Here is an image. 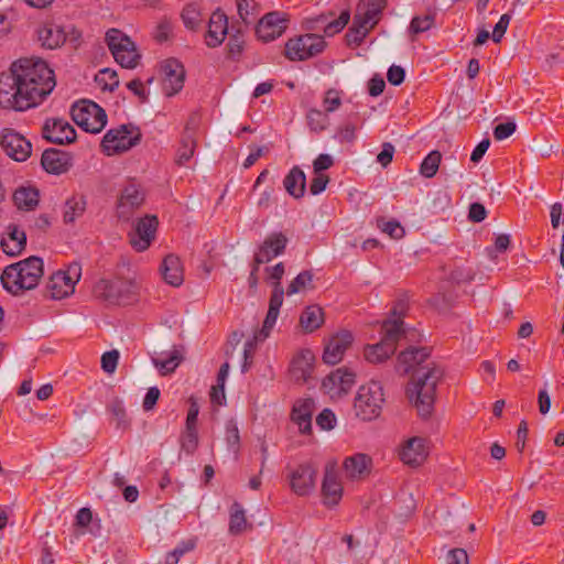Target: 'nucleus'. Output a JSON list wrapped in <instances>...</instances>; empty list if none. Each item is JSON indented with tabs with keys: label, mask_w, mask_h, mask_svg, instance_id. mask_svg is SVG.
Masks as SVG:
<instances>
[{
	"label": "nucleus",
	"mask_w": 564,
	"mask_h": 564,
	"mask_svg": "<svg viewBox=\"0 0 564 564\" xmlns=\"http://www.w3.org/2000/svg\"><path fill=\"white\" fill-rule=\"evenodd\" d=\"M0 147L9 158L17 162L26 161L32 153L31 142L12 128L2 129Z\"/></svg>",
	"instance_id": "f8f14e48"
},
{
	"label": "nucleus",
	"mask_w": 564,
	"mask_h": 564,
	"mask_svg": "<svg viewBox=\"0 0 564 564\" xmlns=\"http://www.w3.org/2000/svg\"><path fill=\"white\" fill-rule=\"evenodd\" d=\"M404 322L401 319L388 318L381 325V341L397 350V344L404 336Z\"/></svg>",
	"instance_id": "f704fd0d"
},
{
	"label": "nucleus",
	"mask_w": 564,
	"mask_h": 564,
	"mask_svg": "<svg viewBox=\"0 0 564 564\" xmlns=\"http://www.w3.org/2000/svg\"><path fill=\"white\" fill-rule=\"evenodd\" d=\"M119 360V351L113 349L102 354L101 369L107 373H113Z\"/></svg>",
	"instance_id": "4d7b16f0"
},
{
	"label": "nucleus",
	"mask_w": 564,
	"mask_h": 564,
	"mask_svg": "<svg viewBox=\"0 0 564 564\" xmlns=\"http://www.w3.org/2000/svg\"><path fill=\"white\" fill-rule=\"evenodd\" d=\"M183 356L181 351L174 348L166 358H153V364L160 370H164L165 373H170L176 369V367L181 364Z\"/></svg>",
	"instance_id": "09e8293b"
},
{
	"label": "nucleus",
	"mask_w": 564,
	"mask_h": 564,
	"mask_svg": "<svg viewBox=\"0 0 564 564\" xmlns=\"http://www.w3.org/2000/svg\"><path fill=\"white\" fill-rule=\"evenodd\" d=\"M283 186L293 198H302L306 191V176L303 170L297 165L293 166L285 175Z\"/></svg>",
	"instance_id": "c756f323"
},
{
	"label": "nucleus",
	"mask_w": 564,
	"mask_h": 564,
	"mask_svg": "<svg viewBox=\"0 0 564 564\" xmlns=\"http://www.w3.org/2000/svg\"><path fill=\"white\" fill-rule=\"evenodd\" d=\"M371 458L366 454H355L345 458L344 469L347 478L349 479H362L369 473L371 468Z\"/></svg>",
	"instance_id": "c85d7f7f"
},
{
	"label": "nucleus",
	"mask_w": 564,
	"mask_h": 564,
	"mask_svg": "<svg viewBox=\"0 0 564 564\" xmlns=\"http://www.w3.org/2000/svg\"><path fill=\"white\" fill-rule=\"evenodd\" d=\"M324 108L326 112H334L341 105L339 91L336 89H328L324 96Z\"/></svg>",
	"instance_id": "bf43d9fd"
},
{
	"label": "nucleus",
	"mask_w": 564,
	"mask_h": 564,
	"mask_svg": "<svg viewBox=\"0 0 564 564\" xmlns=\"http://www.w3.org/2000/svg\"><path fill=\"white\" fill-rule=\"evenodd\" d=\"M181 449L187 455H193L198 447V431L195 427H184L180 435Z\"/></svg>",
	"instance_id": "de8ad7c7"
},
{
	"label": "nucleus",
	"mask_w": 564,
	"mask_h": 564,
	"mask_svg": "<svg viewBox=\"0 0 564 564\" xmlns=\"http://www.w3.org/2000/svg\"><path fill=\"white\" fill-rule=\"evenodd\" d=\"M8 70H51L47 63L37 56L20 57L14 61Z\"/></svg>",
	"instance_id": "ea45409f"
},
{
	"label": "nucleus",
	"mask_w": 564,
	"mask_h": 564,
	"mask_svg": "<svg viewBox=\"0 0 564 564\" xmlns=\"http://www.w3.org/2000/svg\"><path fill=\"white\" fill-rule=\"evenodd\" d=\"M378 227L391 238H401L404 235V229L401 227L400 223L394 219L384 220L382 218L378 220Z\"/></svg>",
	"instance_id": "5fc2aeb1"
},
{
	"label": "nucleus",
	"mask_w": 564,
	"mask_h": 564,
	"mask_svg": "<svg viewBox=\"0 0 564 564\" xmlns=\"http://www.w3.org/2000/svg\"><path fill=\"white\" fill-rule=\"evenodd\" d=\"M314 274L311 270H304L300 272L288 285L286 294L293 295L305 289L313 290L315 285L313 284Z\"/></svg>",
	"instance_id": "37998d69"
},
{
	"label": "nucleus",
	"mask_w": 564,
	"mask_h": 564,
	"mask_svg": "<svg viewBox=\"0 0 564 564\" xmlns=\"http://www.w3.org/2000/svg\"><path fill=\"white\" fill-rule=\"evenodd\" d=\"M159 227V219L155 215H145L134 224L133 232L129 234V242L132 248L142 252L145 251L155 239Z\"/></svg>",
	"instance_id": "ddd939ff"
},
{
	"label": "nucleus",
	"mask_w": 564,
	"mask_h": 564,
	"mask_svg": "<svg viewBox=\"0 0 564 564\" xmlns=\"http://www.w3.org/2000/svg\"><path fill=\"white\" fill-rule=\"evenodd\" d=\"M323 502L327 507L339 503L343 497V485L334 465L327 464L322 482Z\"/></svg>",
	"instance_id": "aec40b11"
},
{
	"label": "nucleus",
	"mask_w": 564,
	"mask_h": 564,
	"mask_svg": "<svg viewBox=\"0 0 564 564\" xmlns=\"http://www.w3.org/2000/svg\"><path fill=\"white\" fill-rule=\"evenodd\" d=\"M41 165L47 173L59 175L72 167V156L68 152L50 148L42 153Z\"/></svg>",
	"instance_id": "4be33fe9"
},
{
	"label": "nucleus",
	"mask_w": 564,
	"mask_h": 564,
	"mask_svg": "<svg viewBox=\"0 0 564 564\" xmlns=\"http://www.w3.org/2000/svg\"><path fill=\"white\" fill-rule=\"evenodd\" d=\"M355 383L356 373L346 367H340L323 379L321 390L330 399H340L350 392Z\"/></svg>",
	"instance_id": "9b49d317"
},
{
	"label": "nucleus",
	"mask_w": 564,
	"mask_h": 564,
	"mask_svg": "<svg viewBox=\"0 0 564 564\" xmlns=\"http://www.w3.org/2000/svg\"><path fill=\"white\" fill-rule=\"evenodd\" d=\"M160 272L165 283L172 286H180L184 281V269L181 259L170 253L167 254L161 265Z\"/></svg>",
	"instance_id": "bb28decb"
},
{
	"label": "nucleus",
	"mask_w": 564,
	"mask_h": 564,
	"mask_svg": "<svg viewBox=\"0 0 564 564\" xmlns=\"http://www.w3.org/2000/svg\"><path fill=\"white\" fill-rule=\"evenodd\" d=\"M142 133L133 123L121 124L112 128L104 135L100 148L104 154L110 156L123 153L141 142Z\"/></svg>",
	"instance_id": "423d86ee"
},
{
	"label": "nucleus",
	"mask_w": 564,
	"mask_h": 564,
	"mask_svg": "<svg viewBox=\"0 0 564 564\" xmlns=\"http://www.w3.org/2000/svg\"><path fill=\"white\" fill-rule=\"evenodd\" d=\"M248 522L242 506L235 501L230 507L229 532L238 535L247 529Z\"/></svg>",
	"instance_id": "4c0bfd02"
},
{
	"label": "nucleus",
	"mask_w": 564,
	"mask_h": 564,
	"mask_svg": "<svg viewBox=\"0 0 564 564\" xmlns=\"http://www.w3.org/2000/svg\"><path fill=\"white\" fill-rule=\"evenodd\" d=\"M511 18H512L511 13H505L500 17L499 21L496 23L494 31H492V35H491L492 41L495 43L500 42V40L505 35V33L509 26V23L511 21Z\"/></svg>",
	"instance_id": "680f3d73"
},
{
	"label": "nucleus",
	"mask_w": 564,
	"mask_h": 564,
	"mask_svg": "<svg viewBox=\"0 0 564 564\" xmlns=\"http://www.w3.org/2000/svg\"><path fill=\"white\" fill-rule=\"evenodd\" d=\"M317 470L311 463L299 465L289 476L294 494L304 497L315 488Z\"/></svg>",
	"instance_id": "a211bd4d"
},
{
	"label": "nucleus",
	"mask_w": 564,
	"mask_h": 564,
	"mask_svg": "<svg viewBox=\"0 0 564 564\" xmlns=\"http://www.w3.org/2000/svg\"><path fill=\"white\" fill-rule=\"evenodd\" d=\"M278 316H279V312L268 310V313L263 321V325H262L261 329L256 332V334L253 336L254 341H263L269 337L272 328L274 327V325L276 323Z\"/></svg>",
	"instance_id": "3c124183"
},
{
	"label": "nucleus",
	"mask_w": 564,
	"mask_h": 564,
	"mask_svg": "<svg viewBox=\"0 0 564 564\" xmlns=\"http://www.w3.org/2000/svg\"><path fill=\"white\" fill-rule=\"evenodd\" d=\"M200 122H202L200 112L198 110L191 112L186 120L183 134L196 138V133L200 126Z\"/></svg>",
	"instance_id": "052dcab7"
},
{
	"label": "nucleus",
	"mask_w": 564,
	"mask_h": 564,
	"mask_svg": "<svg viewBox=\"0 0 564 564\" xmlns=\"http://www.w3.org/2000/svg\"><path fill=\"white\" fill-rule=\"evenodd\" d=\"M284 289L282 283H272V292L269 300V310L276 311L280 313V308L283 304Z\"/></svg>",
	"instance_id": "6e6d98bb"
},
{
	"label": "nucleus",
	"mask_w": 564,
	"mask_h": 564,
	"mask_svg": "<svg viewBox=\"0 0 564 564\" xmlns=\"http://www.w3.org/2000/svg\"><path fill=\"white\" fill-rule=\"evenodd\" d=\"M349 20L350 12L348 10H343L338 17L328 12L305 18L302 28L308 33L318 34V32H323L325 36H334L344 30Z\"/></svg>",
	"instance_id": "9d476101"
},
{
	"label": "nucleus",
	"mask_w": 564,
	"mask_h": 564,
	"mask_svg": "<svg viewBox=\"0 0 564 564\" xmlns=\"http://www.w3.org/2000/svg\"><path fill=\"white\" fill-rule=\"evenodd\" d=\"M329 177L323 173H317L310 183V192L312 195H318L326 189Z\"/></svg>",
	"instance_id": "69168bd1"
},
{
	"label": "nucleus",
	"mask_w": 564,
	"mask_h": 564,
	"mask_svg": "<svg viewBox=\"0 0 564 564\" xmlns=\"http://www.w3.org/2000/svg\"><path fill=\"white\" fill-rule=\"evenodd\" d=\"M93 294L109 305H131L139 299L137 283L121 278L98 280L93 288Z\"/></svg>",
	"instance_id": "20e7f679"
},
{
	"label": "nucleus",
	"mask_w": 564,
	"mask_h": 564,
	"mask_svg": "<svg viewBox=\"0 0 564 564\" xmlns=\"http://www.w3.org/2000/svg\"><path fill=\"white\" fill-rule=\"evenodd\" d=\"M427 455L425 440L419 436L408 440L399 453L400 459L412 467L422 465Z\"/></svg>",
	"instance_id": "5701e85b"
},
{
	"label": "nucleus",
	"mask_w": 564,
	"mask_h": 564,
	"mask_svg": "<svg viewBox=\"0 0 564 564\" xmlns=\"http://www.w3.org/2000/svg\"><path fill=\"white\" fill-rule=\"evenodd\" d=\"M43 274V259L36 256H31L24 260L6 267L0 280L6 291L18 296L25 291L35 289Z\"/></svg>",
	"instance_id": "7ed1b4c3"
},
{
	"label": "nucleus",
	"mask_w": 564,
	"mask_h": 564,
	"mask_svg": "<svg viewBox=\"0 0 564 564\" xmlns=\"http://www.w3.org/2000/svg\"><path fill=\"white\" fill-rule=\"evenodd\" d=\"M2 251L9 257H18L26 247V234L15 224L7 227V235L0 241Z\"/></svg>",
	"instance_id": "a878e982"
},
{
	"label": "nucleus",
	"mask_w": 564,
	"mask_h": 564,
	"mask_svg": "<svg viewBox=\"0 0 564 564\" xmlns=\"http://www.w3.org/2000/svg\"><path fill=\"white\" fill-rule=\"evenodd\" d=\"M431 348L410 346L398 356L399 366L404 373L411 372L406 387V397L414 404L419 414L426 419L434 409L436 387L444 376V370L430 360Z\"/></svg>",
	"instance_id": "f257e3e1"
},
{
	"label": "nucleus",
	"mask_w": 564,
	"mask_h": 564,
	"mask_svg": "<svg viewBox=\"0 0 564 564\" xmlns=\"http://www.w3.org/2000/svg\"><path fill=\"white\" fill-rule=\"evenodd\" d=\"M384 401L382 384L379 381L371 380L358 389L354 401V410L362 421H371L380 415Z\"/></svg>",
	"instance_id": "39448f33"
},
{
	"label": "nucleus",
	"mask_w": 564,
	"mask_h": 564,
	"mask_svg": "<svg viewBox=\"0 0 564 564\" xmlns=\"http://www.w3.org/2000/svg\"><path fill=\"white\" fill-rule=\"evenodd\" d=\"M336 138L340 143H352L356 139V126L354 123H345L339 127Z\"/></svg>",
	"instance_id": "0e129e2a"
},
{
	"label": "nucleus",
	"mask_w": 564,
	"mask_h": 564,
	"mask_svg": "<svg viewBox=\"0 0 564 564\" xmlns=\"http://www.w3.org/2000/svg\"><path fill=\"white\" fill-rule=\"evenodd\" d=\"M246 46L245 34L238 30L231 33L227 43V55L234 61L240 59Z\"/></svg>",
	"instance_id": "49530a36"
},
{
	"label": "nucleus",
	"mask_w": 564,
	"mask_h": 564,
	"mask_svg": "<svg viewBox=\"0 0 564 564\" xmlns=\"http://www.w3.org/2000/svg\"><path fill=\"white\" fill-rule=\"evenodd\" d=\"M162 90L165 96L172 97L180 93L184 86L186 73H164Z\"/></svg>",
	"instance_id": "79ce46f5"
},
{
	"label": "nucleus",
	"mask_w": 564,
	"mask_h": 564,
	"mask_svg": "<svg viewBox=\"0 0 564 564\" xmlns=\"http://www.w3.org/2000/svg\"><path fill=\"white\" fill-rule=\"evenodd\" d=\"M447 564H468V555L464 549H453L447 553Z\"/></svg>",
	"instance_id": "774afa93"
},
{
	"label": "nucleus",
	"mask_w": 564,
	"mask_h": 564,
	"mask_svg": "<svg viewBox=\"0 0 564 564\" xmlns=\"http://www.w3.org/2000/svg\"><path fill=\"white\" fill-rule=\"evenodd\" d=\"M46 289L53 300H62L75 291L74 282L70 281L69 276L64 275L63 271H57L51 275Z\"/></svg>",
	"instance_id": "7c9ffc66"
},
{
	"label": "nucleus",
	"mask_w": 564,
	"mask_h": 564,
	"mask_svg": "<svg viewBox=\"0 0 564 564\" xmlns=\"http://www.w3.org/2000/svg\"><path fill=\"white\" fill-rule=\"evenodd\" d=\"M325 47L323 35L305 33L290 39L285 43L284 53L290 61H305L322 53Z\"/></svg>",
	"instance_id": "1a4fd4ad"
},
{
	"label": "nucleus",
	"mask_w": 564,
	"mask_h": 564,
	"mask_svg": "<svg viewBox=\"0 0 564 564\" xmlns=\"http://www.w3.org/2000/svg\"><path fill=\"white\" fill-rule=\"evenodd\" d=\"M73 121L89 133H99L107 124L106 111L95 101L82 99L70 108Z\"/></svg>",
	"instance_id": "0eeeda50"
},
{
	"label": "nucleus",
	"mask_w": 564,
	"mask_h": 564,
	"mask_svg": "<svg viewBox=\"0 0 564 564\" xmlns=\"http://www.w3.org/2000/svg\"><path fill=\"white\" fill-rule=\"evenodd\" d=\"M228 34V18L219 9L214 11L208 21L205 42L209 47L219 46Z\"/></svg>",
	"instance_id": "b1692460"
},
{
	"label": "nucleus",
	"mask_w": 564,
	"mask_h": 564,
	"mask_svg": "<svg viewBox=\"0 0 564 564\" xmlns=\"http://www.w3.org/2000/svg\"><path fill=\"white\" fill-rule=\"evenodd\" d=\"M442 154L437 150L431 151L420 165V174L426 178L433 177L440 167Z\"/></svg>",
	"instance_id": "c03bdc74"
},
{
	"label": "nucleus",
	"mask_w": 564,
	"mask_h": 564,
	"mask_svg": "<svg viewBox=\"0 0 564 564\" xmlns=\"http://www.w3.org/2000/svg\"><path fill=\"white\" fill-rule=\"evenodd\" d=\"M433 24V19L430 15L414 17L410 23V30L413 33H422L427 31Z\"/></svg>",
	"instance_id": "338daca9"
},
{
	"label": "nucleus",
	"mask_w": 564,
	"mask_h": 564,
	"mask_svg": "<svg viewBox=\"0 0 564 564\" xmlns=\"http://www.w3.org/2000/svg\"><path fill=\"white\" fill-rule=\"evenodd\" d=\"M182 19L187 29L196 30L200 23V12L195 4H188L183 9Z\"/></svg>",
	"instance_id": "603ef678"
},
{
	"label": "nucleus",
	"mask_w": 564,
	"mask_h": 564,
	"mask_svg": "<svg viewBox=\"0 0 564 564\" xmlns=\"http://www.w3.org/2000/svg\"><path fill=\"white\" fill-rule=\"evenodd\" d=\"M55 85V73H0V108L15 111L33 108Z\"/></svg>",
	"instance_id": "f03ea898"
},
{
	"label": "nucleus",
	"mask_w": 564,
	"mask_h": 564,
	"mask_svg": "<svg viewBox=\"0 0 564 564\" xmlns=\"http://www.w3.org/2000/svg\"><path fill=\"white\" fill-rule=\"evenodd\" d=\"M380 14L381 11L378 7L376 8L369 3H364L358 6L354 20L371 30L378 23Z\"/></svg>",
	"instance_id": "e433bc0d"
},
{
	"label": "nucleus",
	"mask_w": 564,
	"mask_h": 564,
	"mask_svg": "<svg viewBox=\"0 0 564 564\" xmlns=\"http://www.w3.org/2000/svg\"><path fill=\"white\" fill-rule=\"evenodd\" d=\"M106 43L115 58L122 68L133 69L138 66L140 54L131 39L118 29L106 32Z\"/></svg>",
	"instance_id": "6e6552de"
},
{
	"label": "nucleus",
	"mask_w": 564,
	"mask_h": 564,
	"mask_svg": "<svg viewBox=\"0 0 564 564\" xmlns=\"http://www.w3.org/2000/svg\"><path fill=\"white\" fill-rule=\"evenodd\" d=\"M289 238L282 231L270 232L253 254L257 263H268L285 252Z\"/></svg>",
	"instance_id": "f3484780"
},
{
	"label": "nucleus",
	"mask_w": 564,
	"mask_h": 564,
	"mask_svg": "<svg viewBox=\"0 0 564 564\" xmlns=\"http://www.w3.org/2000/svg\"><path fill=\"white\" fill-rule=\"evenodd\" d=\"M87 208V199L83 194L74 193L69 196L63 206V221L65 225L74 224L80 218Z\"/></svg>",
	"instance_id": "2f4dec72"
},
{
	"label": "nucleus",
	"mask_w": 564,
	"mask_h": 564,
	"mask_svg": "<svg viewBox=\"0 0 564 564\" xmlns=\"http://www.w3.org/2000/svg\"><path fill=\"white\" fill-rule=\"evenodd\" d=\"M316 424L325 431H330L335 427L336 415L330 409H324L316 417Z\"/></svg>",
	"instance_id": "13d9d810"
},
{
	"label": "nucleus",
	"mask_w": 564,
	"mask_h": 564,
	"mask_svg": "<svg viewBox=\"0 0 564 564\" xmlns=\"http://www.w3.org/2000/svg\"><path fill=\"white\" fill-rule=\"evenodd\" d=\"M307 126L311 131L321 133L329 126L328 112L312 108L306 113Z\"/></svg>",
	"instance_id": "a19ab883"
},
{
	"label": "nucleus",
	"mask_w": 564,
	"mask_h": 564,
	"mask_svg": "<svg viewBox=\"0 0 564 564\" xmlns=\"http://www.w3.org/2000/svg\"><path fill=\"white\" fill-rule=\"evenodd\" d=\"M325 322V314L321 306L318 305H308L306 306L300 315V326L303 332L306 334H311L317 330Z\"/></svg>",
	"instance_id": "473e14b6"
},
{
	"label": "nucleus",
	"mask_w": 564,
	"mask_h": 564,
	"mask_svg": "<svg viewBox=\"0 0 564 564\" xmlns=\"http://www.w3.org/2000/svg\"><path fill=\"white\" fill-rule=\"evenodd\" d=\"M226 442L228 447L232 449V452L237 453L240 447V435L238 426L235 422L229 421L226 424Z\"/></svg>",
	"instance_id": "864d4df0"
},
{
	"label": "nucleus",
	"mask_w": 564,
	"mask_h": 564,
	"mask_svg": "<svg viewBox=\"0 0 564 564\" xmlns=\"http://www.w3.org/2000/svg\"><path fill=\"white\" fill-rule=\"evenodd\" d=\"M354 336L349 330H340L329 338L323 352V361L336 365L341 361L345 351L351 346Z\"/></svg>",
	"instance_id": "6ab92c4d"
},
{
	"label": "nucleus",
	"mask_w": 564,
	"mask_h": 564,
	"mask_svg": "<svg viewBox=\"0 0 564 564\" xmlns=\"http://www.w3.org/2000/svg\"><path fill=\"white\" fill-rule=\"evenodd\" d=\"M145 199V194L140 185L129 183L120 193L117 202V216L120 220L128 221L134 212L140 208Z\"/></svg>",
	"instance_id": "4468645a"
},
{
	"label": "nucleus",
	"mask_w": 564,
	"mask_h": 564,
	"mask_svg": "<svg viewBox=\"0 0 564 564\" xmlns=\"http://www.w3.org/2000/svg\"><path fill=\"white\" fill-rule=\"evenodd\" d=\"M107 410L112 415V419L116 421L117 429L124 431L130 426V421L127 416V412L121 400H112L107 406Z\"/></svg>",
	"instance_id": "a18cd8bd"
},
{
	"label": "nucleus",
	"mask_w": 564,
	"mask_h": 564,
	"mask_svg": "<svg viewBox=\"0 0 564 564\" xmlns=\"http://www.w3.org/2000/svg\"><path fill=\"white\" fill-rule=\"evenodd\" d=\"M384 341H379L373 345H367L364 350L366 360L371 364H380L389 359L393 354V348L387 346Z\"/></svg>",
	"instance_id": "c9c22d12"
},
{
	"label": "nucleus",
	"mask_w": 564,
	"mask_h": 564,
	"mask_svg": "<svg viewBox=\"0 0 564 564\" xmlns=\"http://www.w3.org/2000/svg\"><path fill=\"white\" fill-rule=\"evenodd\" d=\"M369 29L360 24L358 21H352L351 26L348 29L345 40L348 46L356 47L362 43L367 34L369 33Z\"/></svg>",
	"instance_id": "8fccbe9b"
},
{
	"label": "nucleus",
	"mask_w": 564,
	"mask_h": 564,
	"mask_svg": "<svg viewBox=\"0 0 564 564\" xmlns=\"http://www.w3.org/2000/svg\"><path fill=\"white\" fill-rule=\"evenodd\" d=\"M315 402L312 398L297 400L291 411V420L299 426L302 434H311L312 415Z\"/></svg>",
	"instance_id": "393cba45"
},
{
	"label": "nucleus",
	"mask_w": 564,
	"mask_h": 564,
	"mask_svg": "<svg viewBox=\"0 0 564 564\" xmlns=\"http://www.w3.org/2000/svg\"><path fill=\"white\" fill-rule=\"evenodd\" d=\"M196 147V138L182 133L180 147L176 151L175 163L180 166L185 165L193 158Z\"/></svg>",
	"instance_id": "58836bf2"
},
{
	"label": "nucleus",
	"mask_w": 564,
	"mask_h": 564,
	"mask_svg": "<svg viewBox=\"0 0 564 564\" xmlns=\"http://www.w3.org/2000/svg\"><path fill=\"white\" fill-rule=\"evenodd\" d=\"M67 31L64 26L56 23L44 24L39 30V40L46 48L54 50L66 42Z\"/></svg>",
	"instance_id": "cd10ccee"
},
{
	"label": "nucleus",
	"mask_w": 564,
	"mask_h": 564,
	"mask_svg": "<svg viewBox=\"0 0 564 564\" xmlns=\"http://www.w3.org/2000/svg\"><path fill=\"white\" fill-rule=\"evenodd\" d=\"M516 128L512 121L500 122L494 128V138L498 141L505 140L514 133Z\"/></svg>",
	"instance_id": "e2e57ef3"
},
{
	"label": "nucleus",
	"mask_w": 564,
	"mask_h": 564,
	"mask_svg": "<svg viewBox=\"0 0 564 564\" xmlns=\"http://www.w3.org/2000/svg\"><path fill=\"white\" fill-rule=\"evenodd\" d=\"M315 356L310 349H302L290 364V375L297 383L307 382L314 370Z\"/></svg>",
	"instance_id": "412c9836"
},
{
	"label": "nucleus",
	"mask_w": 564,
	"mask_h": 564,
	"mask_svg": "<svg viewBox=\"0 0 564 564\" xmlns=\"http://www.w3.org/2000/svg\"><path fill=\"white\" fill-rule=\"evenodd\" d=\"M12 199L18 209L33 210L39 205L40 192L35 186H20L14 191Z\"/></svg>",
	"instance_id": "72a5a7b5"
},
{
	"label": "nucleus",
	"mask_w": 564,
	"mask_h": 564,
	"mask_svg": "<svg viewBox=\"0 0 564 564\" xmlns=\"http://www.w3.org/2000/svg\"><path fill=\"white\" fill-rule=\"evenodd\" d=\"M288 28V20L279 11L264 14L257 23L256 34L263 42H271L280 37Z\"/></svg>",
	"instance_id": "dca6fc26"
},
{
	"label": "nucleus",
	"mask_w": 564,
	"mask_h": 564,
	"mask_svg": "<svg viewBox=\"0 0 564 564\" xmlns=\"http://www.w3.org/2000/svg\"><path fill=\"white\" fill-rule=\"evenodd\" d=\"M76 130L62 118L46 119L42 127V137L54 144H69L76 140Z\"/></svg>",
	"instance_id": "2eb2a0df"
}]
</instances>
